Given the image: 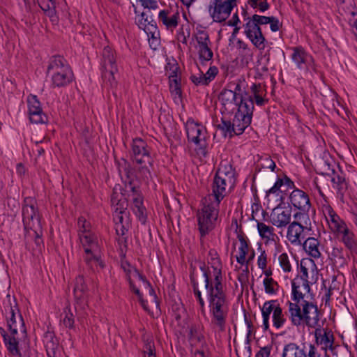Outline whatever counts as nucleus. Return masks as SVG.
<instances>
[{
	"mask_svg": "<svg viewBox=\"0 0 357 357\" xmlns=\"http://www.w3.org/2000/svg\"><path fill=\"white\" fill-rule=\"evenodd\" d=\"M208 255L211 257L214 280L212 281L211 278L209 268L204 261H199V269L202 272L199 282L204 284L208 293L210 312L213 317L212 324L217 326L220 331L223 332L226 327L228 304L222 284V264L215 250H210Z\"/></svg>",
	"mask_w": 357,
	"mask_h": 357,
	"instance_id": "obj_1",
	"label": "nucleus"
},
{
	"mask_svg": "<svg viewBox=\"0 0 357 357\" xmlns=\"http://www.w3.org/2000/svg\"><path fill=\"white\" fill-rule=\"evenodd\" d=\"M291 299L288 301L289 319L295 326L305 324L309 328L319 326L320 312L317 305L312 301L304 300L305 294L301 290L297 278L291 281Z\"/></svg>",
	"mask_w": 357,
	"mask_h": 357,
	"instance_id": "obj_2",
	"label": "nucleus"
},
{
	"mask_svg": "<svg viewBox=\"0 0 357 357\" xmlns=\"http://www.w3.org/2000/svg\"><path fill=\"white\" fill-rule=\"evenodd\" d=\"M151 147L141 138L132 140V159L140 167L137 169L139 177L145 183L152 179L151 168L153 167V158L151 155Z\"/></svg>",
	"mask_w": 357,
	"mask_h": 357,
	"instance_id": "obj_3",
	"label": "nucleus"
},
{
	"mask_svg": "<svg viewBox=\"0 0 357 357\" xmlns=\"http://www.w3.org/2000/svg\"><path fill=\"white\" fill-rule=\"evenodd\" d=\"M22 221L24 229L41 228L40 215L35 198L27 197L22 204Z\"/></svg>",
	"mask_w": 357,
	"mask_h": 357,
	"instance_id": "obj_4",
	"label": "nucleus"
},
{
	"mask_svg": "<svg viewBox=\"0 0 357 357\" xmlns=\"http://www.w3.org/2000/svg\"><path fill=\"white\" fill-rule=\"evenodd\" d=\"M218 215V209L213 204H208L198 211L197 216L201 237L205 236L213 229Z\"/></svg>",
	"mask_w": 357,
	"mask_h": 357,
	"instance_id": "obj_5",
	"label": "nucleus"
},
{
	"mask_svg": "<svg viewBox=\"0 0 357 357\" xmlns=\"http://www.w3.org/2000/svg\"><path fill=\"white\" fill-rule=\"evenodd\" d=\"M10 317L6 318L7 326L11 335H17L20 331L26 337V328L22 316L17 308V304L15 303L14 306L10 305Z\"/></svg>",
	"mask_w": 357,
	"mask_h": 357,
	"instance_id": "obj_6",
	"label": "nucleus"
},
{
	"mask_svg": "<svg viewBox=\"0 0 357 357\" xmlns=\"http://www.w3.org/2000/svg\"><path fill=\"white\" fill-rule=\"evenodd\" d=\"M211 16L215 22H223L229 17L233 8L225 0H214L208 8Z\"/></svg>",
	"mask_w": 357,
	"mask_h": 357,
	"instance_id": "obj_7",
	"label": "nucleus"
},
{
	"mask_svg": "<svg viewBox=\"0 0 357 357\" xmlns=\"http://www.w3.org/2000/svg\"><path fill=\"white\" fill-rule=\"evenodd\" d=\"M29 119L34 123H46L47 116L43 112L41 104L35 95H29L27 98Z\"/></svg>",
	"mask_w": 357,
	"mask_h": 357,
	"instance_id": "obj_8",
	"label": "nucleus"
},
{
	"mask_svg": "<svg viewBox=\"0 0 357 357\" xmlns=\"http://www.w3.org/2000/svg\"><path fill=\"white\" fill-rule=\"evenodd\" d=\"M89 288L85 283L83 275H78L75 279L74 295L75 298V310H84L87 306Z\"/></svg>",
	"mask_w": 357,
	"mask_h": 357,
	"instance_id": "obj_9",
	"label": "nucleus"
},
{
	"mask_svg": "<svg viewBox=\"0 0 357 357\" xmlns=\"http://www.w3.org/2000/svg\"><path fill=\"white\" fill-rule=\"evenodd\" d=\"M204 128L200 124L195 123L193 120H188L186 126L187 137L188 141L194 142L200 148L206 147L205 135L203 133Z\"/></svg>",
	"mask_w": 357,
	"mask_h": 357,
	"instance_id": "obj_10",
	"label": "nucleus"
},
{
	"mask_svg": "<svg viewBox=\"0 0 357 357\" xmlns=\"http://www.w3.org/2000/svg\"><path fill=\"white\" fill-rule=\"evenodd\" d=\"M280 208L279 205L273 210L270 221L275 227L282 228L291 223V207L289 205L282 211H280Z\"/></svg>",
	"mask_w": 357,
	"mask_h": 357,
	"instance_id": "obj_11",
	"label": "nucleus"
},
{
	"mask_svg": "<svg viewBox=\"0 0 357 357\" xmlns=\"http://www.w3.org/2000/svg\"><path fill=\"white\" fill-rule=\"evenodd\" d=\"M291 204L301 211H309L311 206L309 196L303 190L295 188L289 195Z\"/></svg>",
	"mask_w": 357,
	"mask_h": 357,
	"instance_id": "obj_12",
	"label": "nucleus"
},
{
	"mask_svg": "<svg viewBox=\"0 0 357 357\" xmlns=\"http://www.w3.org/2000/svg\"><path fill=\"white\" fill-rule=\"evenodd\" d=\"M311 230V226L303 225L298 221H294L288 227L287 236L291 243L301 245V232Z\"/></svg>",
	"mask_w": 357,
	"mask_h": 357,
	"instance_id": "obj_13",
	"label": "nucleus"
},
{
	"mask_svg": "<svg viewBox=\"0 0 357 357\" xmlns=\"http://www.w3.org/2000/svg\"><path fill=\"white\" fill-rule=\"evenodd\" d=\"M227 178L215 175L212 184V195L216 202V207H219L220 202L226 196Z\"/></svg>",
	"mask_w": 357,
	"mask_h": 357,
	"instance_id": "obj_14",
	"label": "nucleus"
},
{
	"mask_svg": "<svg viewBox=\"0 0 357 357\" xmlns=\"http://www.w3.org/2000/svg\"><path fill=\"white\" fill-rule=\"evenodd\" d=\"M74 75L71 68L53 73L52 75V85L55 87H63L71 83Z\"/></svg>",
	"mask_w": 357,
	"mask_h": 357,
	"instance_id": "obj_15",
	"label": "nucleus"
},
{
	"mask_svg": "<svg viewBox=\"0 0 357 357\" xmlns=\"http://www.w3.org/2000/svg\"><path fill=\"white\" fill-rule=\"evenodd\" d=\"M239 100H238L236 106L238 107L236 112L241 113L242 115L250 118L252 120L253 111L255 109L254 100L252 96H248V98L240 94Z\"/></svg>",
	"mask_w": 357,
	"mask_h": 357,
	"instance_id": "obj_16",
	"label": "nucleus"
},
{
	"mask_svg": "<svg viewBox=\"0 0 357 357\" xmlns=\"http://www.w3.org/2000/svg\"><path fill=\"white\" fill-rule=\"evenodd\" d=\"M43 342L48 357H55L59 347V340L53 331H47L44 335Z\"/></svg>",
	"mask_w": 357,
	"mask_h": 357,
	"instance_id": "obj_17",
	"label": "nucleus"
},
{
	"mask_svg": "<svg viewBox=\"0 0 357 357\" xmlns=\"http://www.w3.org/2000/svg\"><path fill=\"white\" fill-rule=\"evenodd\" d=\"M71 68L68 63L66 59L61 55L52 56L49 61V65L47 69V73L49 74L51 72L56 73L60 70H64L66 69Z\"/></svg>",
	"mask_w": 357,
	"mask_h": 357,
	"instance_id": "obj_18",
	"label": "nucleus"
},
{
	"mask_svg": "<svg viewBox=\"0 0 357 357\" xmlns=\"http://www.w3.org/2000/svg\"><path fill=\"white\" fill-rule=\"evenodd\" d=\"M305 261L312 264L314 266H316L313 260L310 259H303L301 261L300 264V269L301 275H300V280L302 281V284L300 285L303 291H305L307 293L311 294V300L314 299V295L311 293V288L310 286V282L308 281V271L305 267ZM298 284H301L300 282H297Z\"/></svg>",
	"mask_w": 357,
	"mask_h": 357,
	"instance_id": "obj_19",
	"label": "nucleus"
},
{
	"mask_svg": "<svg viewBox=\"0 0 357 357\" xmlns=\"http://www.w3.org/2000/svg\"><path fill=\"white\" fill-rule=\"evenodd\" d=\"M252 120L250 118L242 115L241 113L236 112L233 119L234 135H240L250 125Z\"/></svg>",
	"mask_w": 357,
	"mask_h": 357,
	"instance_id": "obj_20",
	"label": "nucleus"
},
{
	"mask_svg": "<svg viewBox=\"0 0 357 357\" xmlns=\"http://www.w3.org/2000/svg\"><path fill=\"white\" fill-rule=\"evenodd\" d=\"M169 13V11L168 10H162L159 13L158 17L167 29H175L178 24L179 12L177 10L169 17H168Z\"/></svg>",
	"mask_w": 357,
	"mask_h": 357,
	"instance_id": "obj_21",
	"label": "nucleus"
},
{
	"mask_svg": "<svg viewBox=\"0 0 357 357\" xmlns=\"http://www.w3.org/2000/svg\"><path fill=\"white\" fill-rule=\"evenodd\" d=\"M132 210L137 217L138 220L144 225L147 220L146 209L143 204V197L139 196L133 198Z\"/></svg>",
	"mask_w": 357,
	"mask_h": 357,
	"instance_id": "obj_22",
	"label": "nucleus"
},
{
	"mask_svg": "<svg viewBox=\"0 0 357 357\" xmlns=\"http://www.w3.org/2000/svg\"><path fill=\"white\" fill-rule=\"evenodd\" d=\"M342 241L352 255H357V238L351 230H344Z\"/></svg>",
	"mask_w": 357,
	"mask_h": 357,
	"instance_id": "obj_23",
	"label": "nucleus"
},
{
	"mask_svg": "<svg viewBox=\"0 0 357 357\" xmlns=\"http://www.w3.org/2000/svg\"><path fill=\"white\" fill-rule=\"evenodd\" d=\"M119 173H121V168H122L126 176L124 181L125 185L127 186V185L133 184L135 178L137 177V176L135 174V170L132 167L131 164L127 160L122 158V162H119Z\"/></svg>",
	"mask_w": 357,
	"mask_h": 357,
	"instance_id": "obj_24",
	"label": "nucleus"
},
{
	"mask_svg": "<svg viewBox=\"0 0 357 357\" xmlns=\"http://www.w3.org/2000/svg\"><path fill=\"white\" fill-rule=\"evenodd\" d=\"M293 51L291 59L299 69L303 68V64L306 63L308 57H310V59H312V56H309L304 48L301 46L293 47Z\"/></svg>",
	"mask_w": 357,
	"mask_h": 357,
	"instance_id": "obj_25",
	"label": "nucleus"
},
{
	"mask_svg": "<svg viewBox=\"0 0 357 357\" xmlns=\"http://www.w3.org/2000/svg\"><path fill=\"white\" fill-rule=\"evenodd\" d=\"M282 357H308L305 347L301 349L295 343H289L284 346Z\"/></svg>",
	"mask_w": 357,
	"mask_h": 357,
	"instance_id": "obj_26",
	"label": "nucleus"
},
{
	"mask_svg": "<svg viewBox=\"0 0 357 357\" xmlns=\"http://www.w3.org/2000/svg\"><path fill=\"white\" fill-rule=\"evenodd\" d=\"M303 248L308 252L309 255L314 258H319L321 252L319 250V242L314 237H308L303 243Z\"/></svg>",
	"mask_w": 357,
	"mask_h": 357,
	"instance_id": "obj_27",
	"label": "nucleus"
},
{
	"mask_svg": "<svg viewBox=\"0 0 357 357\" xmlns=\"http://www.w3.org/2000/svg\"><path fill=\"white\" fill-rule=\"evenodd\" d=\"M240 93L233 91L231 89H223L218 95V99L222 102V105L225 107L227 105L237 102Z\"/></svg>",
	"mask_w": 357,
	"mask_h": 357,
	"instance_id": "obj_28",
	"label": "nucleus"
},
{
	"mask_svg": "<svg viewBox=\"0 0 357 357\" xmlns=\"http://www.w3.org/2000/svg\"><path fill=\"white\" fill-rule=\"evenodd\" d=\"M117 66H113L108 68H102V78L104 84L110 88H115L117 86V82L114 77V74L117 73Z\"/></svg>",
	"mask_w": 357,
	"mask_h": 357,
	"instance_id": "obj_29",
	"label": "nucleus"
},
{
	"mask_svg": "<svg viewBox=\"0 0 357 357\" xmlns=\"http://www.w3.org/2000/svg\"><path fill=\"white\" fill-rule=\"evenodd\" d=\"M277 300H271L266 301L261 308V314L263 317V326L264 331L269 329V319L271 312H274L275 309V303Z\"/></svg>",
	"mask_w": 357,
	"mask_h": 357,
	"instance_id": "obj_30",
	"label": "nucleus"
},
{
	"mask_svg": "<svg viewBox=\"0 0 357 357\" xmlns=\"http://www.w3.org/2000/svg\"><path fill=\"white\" fill-rule=\"evenodd\" d=\"M3 342L9 354L18 357L22 356L19 347V341L17 340V338L15 337V335L10 334L6 340H3Z\"/></svg>",
	"mask_w": 357,
	"mask_h": 357,
	"instance_id": "obj_31",
	"label": "nucleus"
},
{
	"mask_svg": "<svg viewBox=\"0 0 357 357\" xmlns=\"http://www.w3.org/2000/svg\"><path fill=\"white\" fill-rule=\"evenodd\" d=\"M113 66H116V59L112 49L107 46L102 51V68H108Z\"/></svg>",
	"mask_w": 357,
	"mask_h": 357,
	"instance_id": "obj_32",
	"label": "nucleus"
},
{
	"mask_svg": "<svg viewBox=\"0 0 357 357\" xmlns=\"http://www.w3.org/2000/svg\"><path fill=\"white\" fill-rule=\"evenodd\" d=\"M172 316L174 317L178 325L181 324V320L186 314V310L181 300L174 301L171 305Z\"/></svg>",
	"mask_w": 357,
	"mask_h": 357,
	"instance_id": "obj_33",
	"label": "nucleus"
},
{
	"mask_svg": "<svg viewBox=\"0 0 357 357\" xmlns=\"http://www.w3.org/2000/svg\"><path fill=\"white\" fill-rule=\"evenodd\" d=\"M216 128L221 130L225 137L229 136L231 138L234 136V125L230 119H227L225 117L221 119V123L216 125Z\"/></svg>",
	"mask_w": 357,
	"mask_h": 357,
	"instance_id": "obj_34",
	"label": "nucleus"
},
{
	"mask_svg": "<svg viewBox=\"0 0 357 357\" xmlns=\"http://www.w3.org/2000/svg\"><path fill=\"white\" fill-rule=\"evenodd\" d=\"M257 228L262 238L273 239V237L275 236L274 233V228L271 226H268L263 222L257 221Z\"/></svg>",
	"mask_w": 357,
	"mask_h": 357,
	"instance_id": "obj_35",
	"label": "nucleus"
},
{
	"mask_svg": "<svg viewBox=\"0 0 357 357\" xmlns=\"http://www.w3.org/2000/svg\"><path fill=\"white\" fill-rule=\"evenodd\" d=\"M208 45L202 43L199 45V59L202 65L204 64V62L211 61L213 56V51Z\"/></svg>",
	"mask_w": 357,
	"mask_h": 357,
	"instance_id": "obj_36",
	"label": "nucleus"
},
{
	"mask_svg": "<svg viewBox=\"0 0 357 357\" xmlns=\"http://www.w3.org/2000/svg\"><path fill=\"white\" fill-rule=\"evenodd\" d=\"M286 321L282 309L279 304L275 306V309L273 313V323L276 328H281Z\"/></svg>",
	"mask_w": 357,
	"mask_h": 357,
	"instance_id": "obj_37",
	"label": "nucleus"
},
{
	"mask_svg": "<svg viewBox=\"0 0 357 357\" xmlns=\"http://www.w3.org/2000/svg\"><path fill=\"white\" fill-rule=\"evenodd\" d=\"M331 181L337 185V194L343 195L348 188V183L344 176L337 175L331 178Z\"/></svg>",
	"mask_w": 357,
	"mask_h": 357,
	"instance_id": "obj_38",
	"label": "nucleus"
},
{
	"mask_svg": "<svg viewBox=\"0 0 357 357\" xmlns=\"http://www.w3.org/2000/svg\"><path fill=\"white\" fill-rule=\"evenodd\" d=\"M38 5L47 16L51 18L56 17L55 1L50 3L47 1H42L38 2Z\"/></svg>",
	"mask_w": 357,
	"mask_h": 357,
	"instance_id": "obj_39",
	"label": "nucleus"
},
{
	"mask_svg": "<svg viewBox=\"0 0 357 357\" xmlns=\"http://www.w3.org/2000/svg\"><path fill=\"white\" fill-rule=\"evenodd\" d=\"M264 290L266 294H275L279 288V284L273 278H265L263 282Z\"/></svg>",
	"mask_w": 357,
	"mask_h": 357,
	"instance_id": "obj_40",
	"label": "nucleus"
},
{
	"mask_svg": "<svg viewBox=\"0 0 357 357\" xmlns=\"http://www.w3.org/2000/svg\"><path fill=\"white\" fill-rule=\"evenodd\" d=\"M142 29L144 30L148 36H149V33H156V32L158 33V35L160 36L156 22L153 19L149 20V17H146L144 19V22L143 23V27Z\"/></svg>",
	"mask_w": 357,
	"mask_h": 357,
	"instance_id": "obj_41",
	"label": "nucleus"
},
{
	"mask_svg": "<svg viewBox=\"0 0 357 357\" xmlns=\"http://www.w3.org/2000/svg\"><path fill=\"white\" fill-rule=\"evenodd\" d=\"M30 236L34 238V242L37 248L40 249L43 245V240L42 238V227L36 229H29L27 231Z\"/></svg>",
	"mask_w": 357,
	"mask_h": 357,
	"instance_id": "obj_42",
	"label": "nucleus"
},
{
	"mask_svg": "<svg viewBox=\"0 0 357 357\" xmlns=\"http://www.w3.org/2000/svg\"><path fill=\"white\" fill-rule=\"evenodd\" d=\"M66 315L63 318V325L70 329L75 328V319H74V314L71 312V310L70 307H67L64 311Z\"/></svg>",
	"mask_w": 357,
	"mask_h": 357,
	"instance_id": "obj_43",
	"label": "nucleus"
},
{
	"mask_svg": "<svg viewBox=\"0 0 357 357\" xmlns=\"http://www.w3.org/2000/svg\"><path fill=\"white\" fill-rule=\"evenodd\" d=\"M169 89L172 94H175L179 98L182 96L180 79L169 77Z\"/></svg>",
	"mask_w": 357,
	"mask_h": 357,
	"instance_id": "obj_44",
	"label": "nucleus"
},
{
	"mask_svg": "<svg viewBox=\"0 0 357 357\" xmlns=\"http://www.w3.org/2000/svg\"><path fill=\"white\" fill-rule=\"evenodd\" d=\"M215 175H218V176H220L222 178H226L227 182L228 181L229 182H231V178L234 177V174L232 171L231 166L230 165V166H229L228 168L226 166L224 168H222V167H219L218 169V170L216 171Z\"/></svg>",
	"mask_w": 357,
	"mask_h": 357,
	"instance_id": "obj_45",
	"label": "nucleus"
},
{
	"mask_svg": "<svg viewBox=\"0 0 357 357\" xmlns=\"http://www.w3.org/2000/svg\"><path fill=\"white\" fill-rule=\"evenodd\" d=\"M278 261L284 272L289 273L291 271V266L287 253H282L278 257Z\"/></svg>",
	"mask_w": 357,
	"mask_h": 357,
	"instance_id": "obj_46",
	"label": "nucleus"
},
{
	"mask_svg": "<svg viewBox=\"0 0 357 357\" xmlns=\"http://www.w3.org/2000/svg\"><path fill=\"white\" fill-rule=\"evenodd\" d=\"M190 80L195 85H204L207 86L211 82L209 81V78H207L206 75L204 74L203 72H201L199 77H197L196 75H191L190 77Z\"/></svg>",
	"mask_w": 357,
	"mask_h": 357,
	"instance_id": "obj_47",
	"label": "nucleus"
},
{
	"mask_svg": "<svg viewBox=\"0 0 357 357\" xmlns=\"http://www.w3.org/2000/svg\"><path fill=\"white\" fill-rule=\"evenodd\" d=\"M294 218L295 219L294 221H298L301 223V222H303L305 225H309L311 226V222L309 218L308 211H300L296 212L294 215Z\"/></svg>",
	"mask_w": 357,
	"mask_h": 357,
	"instance_id": "obj_48",
	"label": "nucleus"
},
{
	"mask_svg": "<svg viewBox=\"0 0 357 357\" xmlns=\"http://www.w3.org/2000/svg\"><path fill=\"white\" fill-rule=\"evenodd\" d=\"M334 339L335 338H334V335L333 333L330 334V333L324 331V333L323 335H321L319 337V344H324L326 346L324 349L326 351L327 347L330 344H333Z\"/></svg>",
	"mask_w": 357,
	"mask_h": 357,
	"instance_id": "obj_49",
	"label": "nucleus"
},
{
	"mask_svg": "<svg viewBox=\"0 0 357 357\" xmlns=\"http://www.w3.org/2000/svg\"><path fill=\"white\" fill-rule=\"evenodd\" d=\"M97 238L93 234H88L83 236V245L84 247L88 246L91 248H93L94 246H97Z\"/></svg>",
	"mask_w": 357,
	"mask_h": 357,
	"instance_id": "obj_50",
	"label": "nucleus"
},
{
	"mask_svg": "<svg viewBox=\"0 0 357 357\" xmlns=\"http://www.w3.org/2000/svg\"><path fill=\"white\" fill-rule=\"evenodd\" d=\"M128 206V202L127 199L126 197L121 198L117 200L115 212H119V214L122 215L126 213Z\"/></svg>",
	"mask_w": 357,
	"mask_h": 357,
	"instance_id": "obj_51",
	"label": "nucleus"
},
{
	"mask_svg": "<svg viewBox=\"0 0 357 357\" xmlns=\"http://www.w3.org/2000/svg\"><path fill=\"white\" fill-rule=\"evenodd\" d=\"M198 284H199V283L198 284H192V288H193L194 294H195V297L197 298V299L199 301V303L200 305L202 312H204L205 303H204V300L202 298L201 291L199 289Z\"/></svg>",
	"mask_w": 357,
	"mask_h": 357,
	"instance_id": "obj_52",
	"label": "nucleus"
},
{
	"mask_svg": "<svg viewBox=\"0 0 357 357\" xmlns=\"http://www.w3.org/2000/svg\"><path fill=\"white\" fill-rule=\"evenodd\" d=\"M284 186V180L283 178H278L277 181L275 183L273 186L271 188L268 190L266 191V197L269 196L270 194H275L278 191L281 192V188Z\"/></svg>",
	"mask_w": 357,
	"mask_h": 357,
	"instance_id": "obj_53",
	"label": "nucleus"
},
{
	"mask_svg": "<svg viewBox=\"0 0 357 357\" xmlns=\"http://www.w3.org/2000/svg\"><path fill=\"white\" fill-rule=\"evenodd\" d=\"M198 33L200 35L199 36H196V40L199 45L202 44H210L209 36L207 32L204 31H198Z\"/></svg>",
	"mask_w": 357,
	"mask_h": 357,
	"instance_id": "obj_54",
	"label": "nucleus"
},
{
	"mask_svg": "<svg viewBox=\"0 0 357 357\" xmlns=\"http://www.w3.org/2000/svg\"><path fill=\"white\" fill-rule=\"evenodd\" d=\"M252 20L258 25L267 24L271 22V17L261 16L255 14L252 17Z\"/></svg>",
	"mask_w": 357,
	"mask_h": 357,
	"instance_id": "obj_55",
	"label": "nucleus"
},
{
	"mask_svg": "<svg viewBox=\"0 0 357 357\" xmlns=\"http://www.w3.org/2000/svg\"><path fill=\"white\" fill-rule=\"evenodd\" d=\"M248 38L251 40L252 44L258 49L263 50L264 48L265 39H261L259 35H252V37Z\"/></svg>",
	"mask_w": 357,
	"mask_h": 357,
	"instance_id": "obj_56",
	"label": "nucleus"
},
{
	"mask_svg": "<svg viewBox=\"0 0 357 357\" xmlns=\"http://www.w3.org/2000/svg\"><path fill=\"white\" fill-rule=\"evenodd\" d=\"M320 168L323 169V171H321L320 172L318 173L321 175L330 176L331 174H334L335 173V169L331 168L330 164L326 162H324V163L320 165Z\"/></svg>",
	"mask_w": 357,
	"mask_h": 357,
	"instance_id": "obj_57",
	"label": "nucleus"
},
{
	"mask_svg": "<svg viewBox=\"0 0 357 357\" xmlns=\"http://www.w3.org/2000/svg\"><path fill=\"white\" fill-rule=\"evenodd\" d=\"M151 38L149 40L150 47L152 50H156L160 45V36H155V33H149Z\"/></svg>",
	"mask_w": 357,
	"mask_h": 357,
	"instance_id": "obj_58",
	"label": "nucleus"
},
{
	"mask_svg": "<svg viewBox=\"0 0 357 357\" xmlns=\"http://www.w3.org/2000/svg\"><path fill=\"white\" fill-rule=\"evenodd\" d=\"M249 277V270L248 266H245V268L242 271V272L238 275V280L243 285L248 282Z\"/></svg>",
	"mask_w": 357,
	"mask_h": 357,
	"instance_id": "obj_59",
	"label": "nucleus"
},
{
	"mask_svg": "<svg viewBox=\"0 0 357 357\" xmlns=\"http://www.w3.org/2000/svg\"><path fill=\"white\" fill-rule=\"evenodd\" d=\"M258 266L261 269H265L267 264V255L265 250L261 252V255L257 260Z\"/></svg>",
	"mask_w": 357,
	"mask_h": 357,
	"instance_id": "obj_60",
	"label": "nucleus"
},
{
	"mask_svg": "<svg viewBox=\"0 0 357 357\" xmlns=\"http://www.w3.org/2000/svg\"><path fill=\"white\" fill-rule=\"evenodd\" d=\"M268 24L271 25V30L273 32L279 31L282 26V24L280 23L278 19L273 16H271V22Z\"/></svg>",
	"mask_w": 357,
	"mask_h": 357,
	"instance_id": "obj_61",
	"label": "nucleus"
},
{
	"mask_svg": "<svg viewBox=\"0 0 357 357\" xmlns=\"http://www.w3.org/2000/svg\"><path fill=\"white\" fill-rule=\"evenodd\" d=\"M144 354L149 355L151 353H155V344L152 340H147L144 344Z\"/></svg>",
	"mask_w": 357,
	"mask_h": 357,
	"instance_id": "obj_62",
	"label": "nucleus"
},
{
	"mask_svg": "<svg viewBox=\"0 0 357 357\" xmlns=\"http://www.w3.org/2000/svg\"><path fill=\"white\" fill-rule=\"evenodd\" d=\"M334 227L335 228L337 232L344 234V229H349L347 226L346 223L341 219H340L339 222L337 221V223H333Z\"/></svg>",
	"mask_w": 357,
	"mask_h": 357,
	"instance_id": "obj_63",
	"label": "nucleus"
},
{
	"mask_svg": "<svg viewBox=\"0 0 357 357\" xmlns=\"http://www.w3.org/2000/svg\"><path fill=\"white\" fill-rule=\"evenodd\" d=\"M271 349V347H264L256 354L255 357H269Z\"/></svg>",
	"mask_w": 357,
	"mask_h": 357,
	"instance_id": "obj_64",
	"label": "nucleus"
}]
</instances>
